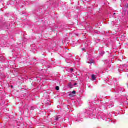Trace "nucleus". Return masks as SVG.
<instances>
[{
    "instance_id": "nucleus-19",
    "label": "nucleus",
    "mask_w": 128,
    "mask_h": 128,
    "mask_svg": "<svg viewBox=\"0 0 128 128\" xmlns=\"http://www.w3.org/2000/svg\"><path fill=\"white\" fill-rule=\"evenodd\" d=\"M110 108H112V107H109Z\"/></svg>"
},
{
    "instance_id": "nucleus-10",
    "label": "nucleus",
    "mask_w": 128,
    "mask_h": 128,
    "mask_svg": "<svg viewBox=\"0 0 128 128\" xmlns=\"http://www.w3.org/2000/svg\"><path fill=\"white\" fill-rule=\"evenodd\" d=\"M70 72H74V69L71 68V69L70 70Z\"/></svg>"
},
{
    "instance_id": "nucleus-8",
    "label": "nucleus",
    "mask_w": 128,
    "mask_h": 128,
    "mask_svg": "<svg viewBox=\"0 0 128 128\" xmlns=\"http://www.w3.org/2000/svg\"><path fill=\"white\" fill-rule=\"evenodd\" d=\"M72 94H73V96H74L76 94V91H73L72 92Z\"/></svg>"
},
{
    "instance_id": "nucleus-2",
    "label": "nucleus",
    "mask_w": 128,
    "mask_h": 128,
    "mask_svg": "<svg viewBox=\"0 0 128 128\" xmlns=\"http://www.w3.org/2000/svg\"><path fill=\"white\" fill-rule=\"evenodd\" d=\"M68 86L70 88H74V85L72 84V82L68 84Z\"/></svg>"
},
{
    "instance_id": "nucleus-1",
    "label": "nucleus",
    "mask_w": 128,
    "mask_h": 128,
    "mask_svg": "<svg viewBox=\"0 0 128 128\" xmlns=\"http://www.w3.org/2000/svg\"><path fill=\"white\" fill-rule=\"evenodd\" d=\"M86 114L90 118H95L96 116L94 115V108H90L87 110Z\"/></svg>"
},
{
    "instance_id": "nucleus-18",
    "label": "nucleus",
    "mask_w": 128,
    "mask_h": 128,
    "mask_svg": "<svg viewBox=\"0 0 128 128\" xmlns=\"http://www.w3.org/2000/svg\"><path fill=\"white\" fill-rule=\"evenodd\" d=\"M116 14V13L114 14V15Z\"/></svg>"
},
{
    "instance_id": "nucleus-17",
    "label": "nucleus",
    "mask_w": 128,
    "mask_h": 128,
    "mask_svg": "<svg viewBox=\"0 0 128 128\" xmlns=\"http://www.w3.org/2000/svg\"><path fill=\"white\" fill-rule=\"evenodd\" d=\"M11 88H13L12 86H11Z\"/></svg>"
},
{
    "instance_id": "nucleus-16",
    "label": "nucleus",
    "mask_w": 128,
    "mask_h": 128,
    "mask_svg": "<svg viewBox=\"0 0 128 128\" xmlns=\"http://www.w3.org/2000/svg\"><path fill=\"white\" fill-rule=\"evenodd\" d=\"M82 50H84V48H82Z\"/></svg>"
},
{
    "instance_id": "nucleus-11",
    "label": "nucleus",
    "mask_w": 128,
    "mask_h": 128,
    "mask_svg": "<svg viewBox=\"0 0 128 128\" xmlns=\"http://www.w3.org/2000/svg\"><path fill=\"white\" fill-rule=\"evenodd\" d=\"M74 86H78V83H75L73 85Z\"/></svg>"
},
{
    "instance_id": "nucleus-15",
    "label": "nucleus",
    "mask_w": 128,
    "mask_h": 128,
    "mask_svg": "<svg viewBox=\"0 0 128 128\" xmlns=\"http://www.w3.org/2000/svg\"><path fill=\"white\" fill-rule=\"evenodd\" d=\"M123 66L126 67V65H124V66Z\"/></svg>"
},
{
    "instance_id": "nucleus-7",
    "label": "nucleus",
    "mask_w": 128,
    "mask_h": 128,
    "mask_svg": "<svg viewBox=\"0 0 128 128\" xmlns=\"http://www.w3.org/2000/svg\"><path fill=\"white\" fill-rule=\"evenodd\" d=\"M56 90H60V87L58 86H57L56 87Z\"/></svg>"
},
{
    "instance_id": "nucleus-14",
    "label": "nucleus",
    "mask_w": 128,
    "mask_h": 128,
    "mask_svg": "<svg viewBox=\"0 0 128 128\" xmlns=\"http://www.w3.org/2000/svg\"><path fill=\"white\" fill-rule=\"evenodd\" d=\"M31 110H34V107H31Z\"/></svg>"
},
{
    "instance_id": "nucleus-12",
    "label": "nucleus",
    "mask_w": 128,
    "mask_h": 128,
    "mask_svg": "<svg viewBox=\"0 0 128 128\" xmlns=\"http://www.w3.org/2000/svg\"><path fill=\"white\" fill-rule=\"evenodd\" d=\"M88 64H94V60H92V62H88Z\"/></svg>"
},
{
    "instance_id": "nucleus-6",
    "label": "nucleus",
    "mask_w": 128,
    "mask_h": 128,
    "mask_svg": "<svg viewBox=\"0 0 128 128\" xmlns=\"http://www.w3.org/2000/svg\"><path fill=\"white\" fill-rule=\"evenodd\" d=\"M104 54H105L104 52L102 51V52H101L100 54V56H104Z\"/></svg>"
},
{
    "instance_id": "nucleus-9",
    "label": "nucleus",
    "mask_w": 128,
    "mask_h": 128,
    "mask_svg": "<svg viewBox=\"0 0 128 128\" xmlns=\"http://www.w3.org/2000/svg\"><path fill=\"white\" fill-rule=\"evenodd\" d=\"M125 7L126 8H128V4L125 5Z\"/></svg>"
},
{
    "instance_id": "nucleus-3",
    "label": "nucleus",
    "mask_w": 128,
    "mask_h": 128,
    "mask_svg": "<svg viewBox=\"0 0 128 128\" xmlns=\"http://www.w3.org/2000/svg\"><path fill=\"white\" fill-rule=\"evenodd\" d=\"M92 78L93 80H96V76L94 74H92Z\"/></svg>"
},
{
    "instance_id": "nucleus-20",
    "label": "nucleus",
    "mask_w": 128,
    "mask_h": 128,
    "mask_svg": "<svg viewBox=\"0 0 128 128\" xmlns=\"http://www.w3.org/2000/svg\"><path fill=\"white\" fill-rule=\"evenodd\" d=\"M110 84H112V83H110Z\"/></svg>"
},
{
    "instance_id": "nucleus-5",
    "label": "nucleus",
    "mask_w": 128,
    "mask_h": 128,
    "mask_svg": "<svg viewBox=\"0 0 128 128\" xmlns=\"http://www.w3.org/2000/svg\"><path fill=\"white\" fill-rule=\"evenodd\" d=\"M60 116H57L56 118V120H54L55 122H58V120H60Z\"/></svg>"
},
{
    "instance_id": "nucleus-13",
    "label": "nucleus",
    "mask_w": 128,
    "mask_h": 128,
    "mask_svg": "<svg viewBox=\"0 0 128 128\" xmlns=\"http://www.w3.org/2000/svg\"><path fill=\"white\" fill-rule=\"evenodd\" d=\"M2 104H4V102H2Z\"/></svg>"
},
{
    "instance_id": "nucleus-4",
    "label": "nucleus",
    "mask_w": 128,
    "mask_h": 128,
    "mask_svg": "<svg viewBox=\"0 0 128 128\" xmlns=\"http://www.w3.org/2000/svg\"><path fill=\"white\" fill-rule=\"evenodd\" d=\"M68 94L70 96H71V98H74V96L72 92H70L68 93Z\"/></svg>"
}]
</instances>
